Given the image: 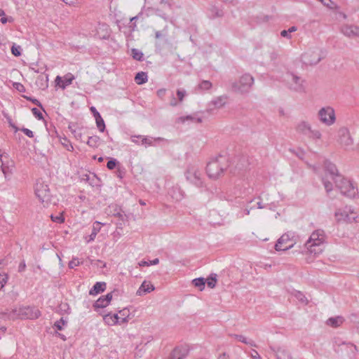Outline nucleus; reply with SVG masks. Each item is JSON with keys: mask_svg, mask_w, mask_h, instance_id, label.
Segmentation results:
<instances>
[{"mask_svg": "<svg viewBox=\"0 0 359 359\" xmlns=\"http://www.w3.org/2000/svg\"><path fill=\"white\" fill-rule=\"evenodd\" d=\"M237 163L235 166L229 164V157L226 155H219L210 161L206 166V172L210 178L217 179L224 173L227 168H229L231 173L238 174L245 168L246 160L244 157H236Z\"/></svg>", "mask_w": 359, "mask_h": 359, "instance_id": "f257e3e1", "label": "nucleus"}, {"mask_svg": "<svg viewBox=\"0 0 359 359\" xmlns=\"http://www.w3.org/2000/svg\"><path fill=\"white\" fill-rule=\"evenodd\" d=\"M41 316L39 309L31 306L14 308L11 310H0V319L4 321L18 319H36Z\"/></svg>", "mask_w": 359, "mask_h": 359, "instance_id": "f03ea898", "label": "nucleus"}, {"mask_svg": "<svg viewBox=\"0 0 359 359\" xmlns=\"http://www.w3.org/2000/svg\"><path fill=\"white\" fill-rule=\"evenodd\" d=\"M325 241V232L322 229L314 231L304 244L306 253L318 255L323 251V245Z\"/></svg>", "mask_w": 359, "mask_h": 359, "instance_id": "7ed1b4c3", "label": "nucleus"}, {"mask_svg": "<svg viewBox=\"0 0 359 359\" xmlns=\"http://www.w3.org/2000/svg\"><path fill=\"white\" fill-rule=\"evenodd\" d=\"M254 82V77L251 74L245 73L241 76L238 81H231L230 85L233 92L245 95L250 93Z\"/></svg>", "mask_w": 359, "mask_h": 359, "instance_id": "20e7f679", "label": "nucleus"}, {"mask_svg": "<svg viewBox=\"0 0 359 359\" xmlns=\"http://www.w3.org/2000/svg\"><path fill=\"white\" fill-rule=\"evenodd\" d=\"M285 81L291 90L298 93L305 90L304 80L293 73L287 72L285 76Z\"/></svg>", "mask_w": 359, "mask_h": 359, "instance_id": "39448f33", "label": "nucleus"}, {"mask_svg": "<svg viewBox=\"0 0 359 359\" xmlns=\"http://www.w3.org/2000/svg\"><path fill=\"white\" fill-rule=\"evenodd\" d=\"M334 183L344 196L348 198H354L358 194V189L353 184L342 176L339 179H335Z\"/></svg>", "mask_w": 359, "mask_h": 359, "instance_id": "423d86ee", "label": "nucleus"}, {"mask_svg": "<svg viewBox=\"0 0 359 359\" xmlns=\"http://www.w3.org/2000/svg\"><path fill=\"white\" fill-rule=\"evenodd\" d=\"M334 217L337 222L351 223L355 221L357 214L351 206H345L335 211Z\"/></svg>", "mask_w": 359, "mask_h": 359, "instance_id": "0eeeda50", "label": "nucleus"}, {"mask_svg": "<svg viewBox=\"0 0 359 359\" xmlns=\"http://www.w3.org/2000/svg\"><path fill=\"white\" fill-rule=\"evenodd\" d=\"M185 177L187 181H189L190 183L193 184L196 187H203V180L202 178V173L196 166H189L185 172Z\"/></svg>", "mask_w": 359, "mask_h": 359, "instance_id": "6e6552de", "label": "nucleus"}, {"mask_svg": "<svg viewBox=\"0 0 359 359\" xmlns=\"http://www.w3.org/2000/svg\"><path fill=\"white\" fill-rule=\"evenodd\" d=\"M318 116L321 122L327 126L332 125L335 121V113L330 107H323L318 111Z\"/></svg>", "mask_w": 359, "mask_h": 359, "instance_id": "1a4fd4ad", "label": "nucleus"}, {"mask_svg": "<svg viewBox=\"0 0 359 359\" xmlns=\"http://www.w3.org/2000/svg\"><path fill=\"white\" fill-rule=\"evenodd\" d=\"M35 194L41 203L50 200V193L48 184L38 181L35 187Z\"/></svg>", "mask_w": 359, "mask_h": 359, "instance_id": "9d476101", "label": "nucleus"}, {"mask_svg": "<svg viewBox=\"0 0 359 359\" xmlns=\"http://www.w3.org/2000/svg\"><path fill=\"white\" fill-rule=\"evenodd\" d=\"M338 142L345 149H348L353 144L349 130L346 128H341L338 131Z\"/></svg>", "mask_w": 359, "mask_h": 359, "instance_id": "9b49d317", "label": "nucleus"}, {"mask_svg": "<svg viewBox=\"0 0 359 359\" xmlns=\"http://www.w3.org/2000/svg\"><path fill=\"white\" fill-rule=\"evenodd\" d=\"M189 353L187 346H179L173 349L168 359H185Z\"/></svg>", "mask_w": 359, "mask_h": 359, "instance_id": "f8f14e48", "label": "nucleus"}, {"mask_svg": "<svg viewBox=\"0 0 359 359\" xmlns=\"http://www.w3.org/2000/svg\"><path fill=\"white\" fill-rule=\"evenodd\" d=\"M341 32L348 38H359V27L352 25H344L341 27Z\"/></svg>", "mask_w": 359, "mask_h": 359, "instance_id": "ddd939ff", "label": "nucleus"}, {"mask_svg": "<svg viewBox=\"0 0 359 359\" xmlns=\"http://www.w3.org/2000/svg\"><path fill=\"white\" fill-rule=\"evenodd\" d=\"M228 97L226 95H221L217 97L215 99L212 100L209 104L207 111L208 112L212 111L215 109H220L223 107L226 103Z\"/></svg>", "mask_w": 359, "mask_h": 359, "instance_id": "4468645a", "label": "nucleus"}, {"mask_svg": "<svg viewBox=\"0 0 359 359\" xmlns=\"http://www.w3.org/2000/svg\"><path fill=\"white\" fill-rule=\"evenodd\" d=\"M160 6L161 8H154L155 14L168 20V15L167 11L171 10V5L165 0H161Z\"/></svg>", "mask_w": 359, "mask_h": 359, "instance_id": "2eb2a0df", "label": "nucleus"}, {"mask_svg": "<svg viewBox=\"0 0 359 359\" xmlns=\"http://www.w3.org/2000/svg\"><path fill=\"white\" fill-rule=\"evenodd\" d=\"M287 242H290L289 236L287 234H283L276 242L275 245V249L276 251H285L289 249H290L293 244L290 243L288 245H284V244H286Z\"/></svg>", "mask_w": 359, "mask_h": 359, "instance_id": "dca6fc26", "label": "nucleus"}, {"mask_svg": "<svg viewBox=\"0 0 359 359\" xmlns=\"http://www.w3.org/2000/svg\"><path fill=\"white\" fill-rule=\"evenodd\" d=\"M103 320L108 325H114L117 323H123L128 321L127 318H121L117 313L114 315L108 313L104 316Z\"/></svg>", "mask_w": 359, "mask_h": 359, "instance_id": "f3484780", "label": "nucleus"}, {"mask_svg": "<svg viewBox=\"0 0 359 359\" xmlns=\"http://www.w3.org/2000/svg\"><path fill=\"white\" fill-rule=\"evenodd\" d=\"M74 79V76L71 73H68L65 74L62 78L60 76H57L55 79V82L57 85H58L61 88L65 89L67 86L72 84Z\"/></svg>", "mask_w": 359, "mask_h": 359, "instance_id": "a211bd4d", "label": "nucleus"}, {"mask_svg": "<svg viewBox=\"0 0 359 359\" xmlns=\"http://www.w3.org/2000/svg\"><path fill=\"white\" fill-rule=\"evenodd\" d=\"M270 348L276 354L278 359H292L289 351L285 347H273Z\"/></svg>", "mask_w": 359, "mask_h": 359, "instance_id": "6ab92c4d", "label": "nucleus"}, {"mask_svg": "<svg viewBox=\"0 0 359 359\" xmlns=\"http://www.w3.org/2000/svg\"><path fill=\"white\" fill-rule=\"evenodd\" d=\"M325 170L332 175L333 180L335 182V179H339L341 176L339 174L338 170L336 165L329 161L325 162Z\"/></svg>", "mask_w": 359, "mask_h": 359, "instance_id": "aec40b11", "label": "nucleus"}, {"mask_svg": "<svg viewBox=\"0 0 359 359\" xmlns=\"http://www.w3.org/2000/svg\"><path fill=\"white\" fill-rule=\"evenodd\" d=\"M168 194L176 201H181L184 198V191L178 186H174L170 189Z\"/></svg>", "mask_w": 359, "mask_h": 359, "instance_id": "412c9836", "label": "nucleus"}, {"mask_svg": "<svg viewBox=\"0 0 359 359\" xmlns=\"http://www.w3.org/2000/svg\"><path fill=\"white\" fill-rule=\"evenodd\" d=\"M106 287L107 284L105 282H97L90 290L89 294L95 296L101 292H103L106 290Z\"/></svg>", "mask_w": 359, "mask_h": 359, "instance_id": "4be33fe9", "label": "nucleus"}, {"mask_svg": "<svg viewBox=\"0 0 359 359\" xmlns=\"http://www.w3.org/2000/svg\"><path fill=\"white\" fill-rule=\"evenodd\" d=\"M154 289L155 287L152 284L144 280L140 285V288L137 290V294L142 296L146 293H149L154 291Z\"/></svg>", "mask_w": 359, "mask_h": 359, "instance_id": "5701e85b", "label": "nucleus"}, {"mask_svg": "<svg viewBox=\"0 0 359 359\" xmlns=\"http://www.w3.org/2000/svg\"><path fill=\"white\" fill-rule=\"evenodd\" d=\"M212 83L210 81L203 80L194 88L195 93H201L203 90H209L212 88Z\"/></svg>", "mask_w": 359, "mask_h": 359, "instance_id": "b1692460", "label": "nucleus"}, {"mask_svg": "<svg viewBox=\"0 0 359 359\" xmlns=\"http://www.w3.org/2000/svg\"><path fill=\"white\" fill-rule=\"evenodd\" d=\"M101 224L102 223L100 222H95L93 223V229H92V232L89 235V238L88 239L86 240L87 243H89V242H91V241H93L97 234V233L100 231L101 229Z\"/></svg>", "mask_w": 359, "mask_h": 359, "instance_id": "393cba45", "label": "nucleus"}, {"mask_svg": "<svg viewBox=\"0 0 359 359\" xmlns=\"http://www.w3.org/2000/svg\"><path fill=\"white\" fill-rule=\"evenodd\" d=\"M48 76L46 75H39L36 80V85L41 89H46L48 84Z\"/></svg>", "mask_w": 359, "mask_h": 359, "instance_id": "a878e982", "label": "nucleus"}, {"mask_svg": "<svg viewBox=\"0 0 359 359\" xmlns=\"http://www.w3.org/2000/svg\"><path fill=\"white\" fill-rule=\"evenodd\" d=\"M310 53H306L303 55L302 56V58H303V61L305 64L306 65H317L321 60L320 57L317 55L315 58L313 59H310Z\"/></svg>", "mask_w": 359, "mask_h": 359, "instance_id": "bb28decb", "label": "nucleus"}, {"mask_svg": "<svg viewBox=\"0 0 359 359\" xmlns=\"http://www.w3.org/2000/svg\"><path fill=\"white\" fill-rule=\"evenodd\" d=\"M344 322V319L341 316H337L335 318H330L327 320V325L332 327H337L340 326Z\"/></svg>", "mask_w": 359, "mask_h": 359, "instance_id": "cd10ccee", "label": "nucleus"}, {"mask_svg": "<svg viewBox=\"0 0 359 359\" xmlns=\"http://www.w3.org/2000/svg\"><path fill=\"white\" fill-rule=\"evenodd\" d=\"M208 15H209L210 18L214 19L216 18L222 17L224 15V13L222 11V10L218 8L217 7L211 6L209 9Z\"/></svg>", "mask_w": 359, "mask_h": 359, "instance_id": "c85d7f7f", "label": "nucleus"}, {"mask_svg": "<svg viewBox=\"0 0 359 359\" xmlns=\"http://www.w3.org/2000/svg\"><path fill=\"white\" fill-rule=\"evenodd\" d=\"M310 129H311L310 125L305 121H302V122L299 123L297 126V132L301 133L304 135H306L309 134Z\"/></svg>", "mask_w": 359, "mask_h": 359, "instance_id": "c756f323", "label": "nucleus"}, {"mask_svg": "<svg viewBox=\"0 0 359 359\" xmlns=\"http://www.w3.org/2000/svg\"><path fill=\"white\" fill-rule=\"evenodd\" d=\"M147 74L146 72H138L135 76V81L139 85L145 83L147 81Z\"/></svg>", "mask_w": 359, "mask_h": 359, "instance_id": "7c9ffc66", "label": "nucleus"}, {"mask_svg": "<svg viewBox=\"0 0 359 359\" xmlns=\"http://www.w3.org/2000/svg\"><path fill=\"white\" fill-rule=\"evenodd\" d=\"M109 305L108 302L105 300L103 296H101L93 304L94 309H103Z\"/></svg>", "mask_w": 359, "mask_h": 359, "instance_id": "2f4dec72", "label": "nucleus"}, {"mask_svg": "<svg viewBox=\"0 0 359 359\" xmlns=\"http://www.w3.org/2000/svg\"><path fill=\"white\" fill-rule=\"evenodd\" d=\"M205 279L203 278H197L192 280L193 285L199 289L200 291L203 290L205 285Z\"/></svg>", "mask_w": 359, "mask_h": 359, "instance_id": "473e14b6", "label": "nucleus"}, {"mask_svg": "<svg viewBox=\"0 0 359 359\" xmlns=\"http://www.w3.org/2000/svg\"><path fill=\"white\" fill-rule=\"evenodd\" d=\"M100 141V137L97 135L91 136L88 137V140L87 141V144L90 146V147H97L98 143Z\"/></svg>", "mask_w": 359, "mask_h": 359, "instance_id": "72a5a7b5", "label": "nucleus"}, {"mask_svg": "<svg viewBox=\"0 0 359 359\" xmlns=\"http://www.w3.org/2000/svg\"><path fill=\"white\" fill-rule=\"evenodd\" d=\"M131 55L133 59L137 61H142L144 59V54L142 51L139 50L136 48H133L131 50Z\"/></svg>", "mask_w": 359, "mask_h": 359, "instance_id": "f704fd0d", "label": "nucleus"}, {"mask_svg": "<svg viewBox=\"0 0 359 359\" xmlns=\"http://www.w3.org/2000/svg\"><path fill=\"white\" fill-rule=\"evenodd\" d=\"M60 142L67 150L70 151H73L74 147L71 142L66 137H60Z\"/></svg>", "mask_w": 359, "mask_h": 359, "instance_id": "c9c22d12", "label": "nucleus"}, {"mask_svg": "<svg viewBox=\"0 0 359 359\" xmlns=\"http://www.w3.org/2000/svg\"><path fill=\"white\" fill-rule=\"evenodd\" d=\"M114 217H118L121 222H124L128 220V215L124 214L121 208H116L115 212L113 214Z\"/></svg>", "mask_w": 359, "mask_h": 359, "instance_id": "e433bc0d", "label": "nucleus"}, {"mask_svg": "<svg viewBox=\"0 0 359 359\" xmlns=\"http://www.w3.org/2000/svg\"><path fill=\"white\" fill-rule=\"evenodd\" d=\"M237 340H238L239 341H241L245 344H249L250 346H255V342L251 340V339H248V338H246L245 336L243 335H241V334H233V335Z\"/></svg>", "mask_w": 359, "mask_h": 359, "instance_id": "4c0bfd02", "label": "nucleus"}, {"mask_svg": "<svg viewBox=\"0 0 359 359\" xmlns=\"http://www.w3.org/2000/svg\"><path fill=\"white\" fill-rule=\"evenodd\" d=\"M217 283V274L212 273L207 279V285L210 288H214Z\"/></svg>", "mask_w": 359, "mask_h": 359, "instance_id": "58836bf2", "label": "nucleus"}, {"mask_svg": "<svg viewBox=\"0 0 359 359\" xmlns=\"http://www.w3.org/2000/svg\"><path fill=\"white\" fill-rule=\"evenodd\" d=\"M1 168L2 172L4 174L5 178L8 179L13 172L12 167L11 168L8 165H6L5 163L2 161V165L1 166Z\"/></svg>", "mask_w": 359, "mask_h": 359, "instance_id": "ea45409f", "label": "nucleus"}, {"mask_svg": "<svg viewBox=\"0 0 359 359\" xmlns=\"http://www.w3.org/2000/svg\"><path fill=\"white\" fill-rule=\"evenodd\" d=\"M95 121L98 130L100 132H104L105 130V123L102 116L98 118H96Z\"/></svg>", "mask_w": 359, "mask_h": 359, "instance_id": "a19ab883", "label": "nucleus"}, {"mask_svg": "<svg viewBox=\"0 0 359 359\" xmlns=\"http://www.w3.org/2000/svg\"><path fill=\"white\" fill-rule=\"evenodd\" d=\"M158 263H159V259L158 258H156L149 262L142 260L139 263V265L140 266H151V265H156V264H158Z\"/></svg>", "mask_w": 359, "mask_h": 359, "instance_id": "79ce46f5", "label": "nucleus"}, {"mask_svg": "<svg viewBox=\"0 0 359 359\" xmlns=\"http://www.w3.org/2000/svg\"><path fill=\"white\" fill-rule=\"evenodd\" d=\"M309 137L313 139H320L321 137V133L319 130L310 129L309 134L307 135Z\"/></svg>", "mask_w": 359, "mask_h": 359, "instance_id": "37998d69", "label": "nucleus"}, {"mask_svg": "<svg viewBox=\"0 0 359 359\" xmlns=\"http://www.w3.org/2000/svg\"><path fill=\"white\" fill-rule=\"evenodd\" d=\"M67 324V321L64 320L63 318H61L59 320H57L54 323V327H55L57 330H62L63 329V326Z\"/></svg>", "mask_w": 359, "mask_h": 359, "instance_id": "c03bdc74", "label": "nucleus"}, {"mask_svg": "<svg viewBox=\"0 0 359 359\" xmlns=\"http://www.w3.org/2000/svg\"><path fill=\"white\" fill-rule=\"evenodd\" d=\"M187 95V92L184 89H178L177 90V96L180 102H182L184 100V97Z\"/></svg>", "mask_w": 359, "mask_h": 359, "instance_id": "a18cd8bd", "label": "nucleus"}, {"mask_svg": "<svg viewBox=\"0 0 359 359\" xmlns=\"http://www.w3.org/2000/svg\"><path fill=\"white\" fill-rule=\"evenodd\" d=\"M117 163H118L117 160L111 158L107 162V167L109 170H113L116 168Z\"/></svg>", "mask_w": 359, "mask_h": 359, "instance_id": "49530a36", "label": "nucleus"}, {"mask_svg": "<svg viewBox=\"0 0 359 359\" xmlns=\"http://www.w3.org/2000/svg\"><path fill=\"white\" fill-rule=\"evenodd\" d=\"M21 50H22V48H21V47L20 46L13 45L11 47V53L15 56H20V55H21Z\"/></svg>", "mask_w": 359, "mask_h": 359, "instance_id": "de8ad7c7", "label": "nucleus"}, {"mask_svg": "<svg viewBox=\"0 0 359 359\" xmlns=\"http://www.w3.org/2000/svg\"><path fill=\"white\" fill-rule=\"evenodd\" d=\"M82 264V262H80L78 258H73L68 264V266L70 269H74V267L79 266Z\"/></svg>", "mask_w": 359, "mask_h": 359, "instance_id": "09e8293b", "label": "nucleus"}, {"mask_svg": "<svg viewBox=\"0 0 359 359\" xmlns=\"http://www.w3.org/2000/svg\"><path fill=\"white\" fill-rule=\"evenodd\" d=\"M50 218L53 222L58 223V224H61V223L64 222V221H65V218L62 214H60V215H57V216H54V215H51Z\"/></svg>", "mask_w": 359, "mask_h": 359, "instance_id": "8fccbe9b", "label": "nucleus"}, {"mask_svg": "<svg viewBox=\"0 0 359 359\" xmlns=\"http://www.w3.org/2000/svg\"><path fill=\"white\" fill-rule=\"evenodd\" d=\"M32 112L38 120L43 119L42 113L37 108H32Z\"/></svg>", "mask_w": 359, "mask_h": 359, "instance_id": "3c124183", "label": "nucleus"}, {"mask_svg": "<svg viewBox=\"0 0 359 359\" xmlns=\"http://www.w3.org/2000/svg\"><path fill=\"white\" fill-rule=\"evenodd\" d=\"M24 97L27 100L31 101L33 104H36L37 107H41L43 110L41 103L37 99L28 96H24Z\"/></svg>", "mask_w": 359, "mask_h": 359, "instance_id": "603ef678", "label": "nucleus"}, {"mask_svg": "<svg viewBox=\"0 0 359 359\" xmlns=\"http://www.w3.org/2000/svg\"><path fill=\"white\" fill-rule=\"evenodd\" d=\"M323 183L327 193H329L332 190V184L330 182L327 181L325 179H323Z\"/></svg>", "mask_w": 359, "mask_h": 359, "instance_id": "864d4df0", "label": "nucleus"}, {"mask_svg": "<svg viewBox=\"0 0 359 359\" xmlns=\"http://www.w3.org/2000/svg\"><path fill=\"white\" fill-rule=\"evenodd\" d=\"M8 280L7 274H0V290L4 287Z\"/></svg>", "mask_w": 359, "mask_h": 359, "instance_id": "5fc2aeb1", "label": "nucleus"}, {"mask_svg": "<svg viewBox=\"0 0 359 359\" xmlns=\"http://www.w3.org/2000/svg\"><path fill=\"white\" fill-rule=\"evenodd\" d=\"M167 35V30L166 29H163L162 31H156L155 32V37L156 39H160L162 36H165Z\"/></svg>", "mask_w": 359, "mask_h": 359, "instance_id": "6e6d98bb", "label": "nucleus"}, {"mask_svg": "<svg viewBox=\"0 0 359 359\" xmlns=\"http://www.w3.org/2000/svg\"><path fill=\"white\" fill-rule=\"evenodd\" d=\"M180 120L182 123H184L186 121H195V116L191 115H188L186 116H182L180 118Z\"/></svg>", "mask_w": 359, "mask_h": 359, "instance_id": "4d7b16f0", "label": "nucleus"}, {"mask_svg": "<svg viewBox=\"0 0 359 359\" xmlns=\"http://www.w3.org/2000/svg\"><path fill=\"white\" fill-rule=\"evenodd\" d=\"M20 130H21L22 132L24 133V134H25L29 137H34V133L31 130H29L28 128H22Z\"/></svg>", "mask_w": 359, "mask_h": 359, "instance_id": "13d9d810", "label": "nucleus"}, {"mask_svg": "<svg viewBox=\"0 0 359 359\" xmlns=\"http://www.w3.org/2000/svg\"><path fill=\"white\" fill-rule=\"evenodd\" d=\"M117 292V291L116 290H114L113 292H109L108 294H107L106 295H104V298L105 299V300L108 302V304H109L110 302L111 301L112 299V297H113V294L114 293H116Z\"/></svg>", "mask_w": 359, "mask_h": 359, "instance_id": "bf43d9fd", "label": "nucleus"}, {"mask_svg": "<svg viewBox=\"0 0 359 359\" xmlns=\"http://www.w3.org/2000/svg\"><path fill=\"white\" fill-rule=\"evenodd\" d=\"M13 86L15 88L16 90H18L19 92H24L25 91V86L21 84L20 83H15L13 84Z\"/></svg>", "mask_w": 359, "mask_h": 359, "instance_id": "052dcab7", "label": "nucleus"}, {"mask_svg": "<svg viewBox=\"0 0 359 359\" xmlns=\"http://www.w3.org/2000/svg\"><path fill=\"white\" fill-rule=\"evenodd\" d=\"M142 144L152 145V138L150 137H142Z\"/></svg>", "mask_w": 359, "mask_h": 359, "instance_id": "680f3d73", "label": "nucleus"}, {"mask_svg": "<svg viewBox=\"0 0 359 359\" xmlns=\"http://www.w3.org/2000/svg\"><path fill=\"white\" fill-rule=\"evenodd\" d=\"M166 90L165 88H161L157 90L156 94L158 97L161 99H163L165 95Z\"/></svg>", "mask_w": 359, "mask_h": 359, "instance_id": "e2e57ef3", "label": "nucleus"}, {"mask_svg": "<svg viewBox=\"0 0 359 359\" xmlns=\"http://www.w3.org/2000/svg\"><path fill=\"white\" fill-rule=\"evenodd\" d=\"M137 18H138V15H136V16L130 18V23L131 25H130V27L131 28L132 31H134L136 27V24H135V22H133V20H136Z\"/></svg>", "mask_w": 359, "mask_h": 359, "instance_id": "0e129e2a", "label": "nucleus"}, {"mask_svg": "<svg viewBox=\"0 0 359 359\" xmlns=\"http://www.w3.org/2000/svg\"><path fill=\"white\" fill-rule=\"evenodd\" d=\"M90 109L91 112L93 113L95 119L101 117L100 114L97 111V109H95V107H91Z\"/></svg>", "mask_w": 359, "mask_h": 359, "instance_id": "69168bd1", "label": "nucleus"}, {"mask_svg": "<svg viewBox=\"0 0 359 359\" xmlns=\"http://www.w3.org/2000/svg\"><path fill=\"white\" fill-rule=\"evenodd\" d=\"M76 123L70 122L69 123L68 129L71 131L72 133H75V131L76 130Z\"/></svg>", "mask_w": 359, "mask_h": 359, "instance_id": "338daca9", "label": "nucleus"}, {"mask_svg": "<svg viewBox=\"0 0 359 359\" xmlns=\"http://www.w3.org/2000/svg\"><path fill=\"white\" fill-rule=\"evenodd\" d=\"M25 269H26V264H25V260H22L19 264L18 272L21 273V272L24 271L25 270Z\"/></svg>", "mask_w": 359, "mask_h": 359, "instance_id": "774afa93", "label": "nucleus"}]
</instances>
